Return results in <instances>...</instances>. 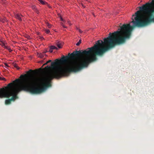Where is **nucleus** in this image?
I'll list each match as a JSON object with an SVG mask.
<instances>
[{"mask_svg": "<svg viewBox=\"0 0 154 154\" xmlns=\"http://www.w3.org/2000/svg\"><path fill=\"white\" fill-rule=\"evenodd\" d=\"M88 50L76 51L71 54H68L69 56L65 57L63 55L60 60L56 59L54 62H52L49 60L46 62L47 63L51 62L50 66H47L44 69L45 70V79L46 83H43L42 86H36L39 80L35 84L37 87L45 88L50 86L49 82L54 78L59 79L63 76H68L71 72H76L83 68L87 67L89 63L96 61L97 59V56L102 57L104 54L109 50V36L105 38L104 41L98 40L94 46L88 48ZM34 71L29 70L27 72L28 79L30 74ZM35 77V76H34Z\"/></svg>", "mask_w": 154, "mask_h": 154, "instance_id": "1", "label": "nucleus"}, {"mask_svg": "<svg viewBox=\"0 0 154 154\" xmlns=\"http://www.w3.org/2000/svg\"><path fill=\"white\" fill-rule=\"evenodd\" d=\"M38 79L35 77L29 75L28 79L24 80L23 84L18 85L15 84L19 82V79H17L14 81L12 83L8 84L7 86L0 89V98H9L6 100L5 104L9 105L11 101H14L17 98V94L20 91H24L29 92L32 94H38L41 93L45 91L43 87H37L35 84L38 81Z\"/></svg>", "mask_w": 154, "mask_h": 154, "instance_id": "2", "label": "nucleus"}, {"mask_svg": "<svg viewBox=\"0 0 154 154\" xmlns=\"http://www.w3.org/2000/svg\"><path fill=\"white\" fill-rule=\"evenodd\" d=\"M152 5H154V0L151 3H147L140 6V10L137 11L132 16V26L128 24V40L129 39L133 29L135 27H142L146 26L152 22L154 23V9H151Z\"/></svg>", "mask_w": 154, "mask_h": 154, "instance_id": "3", "label": "nucleus"}, {"mask_svg": "<svg viewBox=\"0 0 154 154\" xmlns=\"http://www.w3.org/2000/svg\"><path fill=\"white\" fill-rule=\"evenodd\" d=\"M15 18L18 20L20 21H22V20L21 17H23V16L20 14H16L15 15Z\"/></svg>", "mask_w": 154, "mask_h": 154, "instance_id": "4", "label": "nucleus"}, {"mask_svg": "<svg viewBox=\"0 0 154 154\" xmlns=\"http://www.w3.org/2000/svg\"><path fill=\"white\" fill-rule=\"evenodd\" d=\"M56 45L59 48H62L63 43L61 42H56Z\"/></svg>", "mask_w": 154, "mask_h": 154, "instance_id": "5", "label": "nucleus"}, {"mask_svg": "<svg viewBox=\"0 0 154 154\" xmlns=\"http://www.w3.org/2000/svg\"><path fill=\"white\" fill-rule=\"evenodd\" d=\"M2 46L4 48L8 49L9 51V52H11L12 51V50L10 48L5 46L4 44H3L2 45Z\"/></svg>", "mask_w": 154, "mask_h": 154, "instance_id": "6", "label": "nucleus"}, {"mask_svg": "<svg viewBox=\"0 0 154 154\" xmlns=\"http://www.w3.org/2000/svg\"><path fill=\"white\" fill-rule=\"evenodd\" d=\"M44 55L42 53H38L37 54L38 57L41 58H43Z\"/></svg>", "mask_w": 154, "mask_h": 154, "instance_id": "7", "label": "nucleus"}, {"mask_svg": "<svg viewBox=\"0 0 154 154\" xmlns=\"http://www.w3.org/2000/svg\"><path fill=\"white\" fill-rule=\"evenodd\" d=\"M7 19H6V18L4 17H1V20H0V21L4 23L5 22L7 21Z\"/></svg>", "mask_w": 154, "mask_h": 154, "instance_id": "8", "label": "nucleus"}, {"mask_svg": "<svg viewBox=\"0 0 154 154\" xmlns=\"http://www.w3.org/2000/svg\"><path fill=\"white\" fill-rule=\"evenodd\" d=\"M32 8L33 10H34L38 14V11L36 8V6L35 5H32Z\"/></svg>", "mask_w": 154, "mask_h": 154, "instance_id": "9", "label": "nucleus"}, {"mask_svg": "<svg viewBox=\"0 0 154 154\" xmlns=\"http://www.w3.org/2000/svg\"><path fill=\"white\" fill-rule=\"evenodd\" d=\"M50 48L52 50H53V49L57 50L58 49V48L54 46H51L50 47Z\"/></svg>", "mask_w": 154, "mask_h": 154, "instance_id": "10", "label": "nucleus"}, {"mask_svg": "<svg viewBox=\"0 0 154 154\" xmlns=\"http://www.w3.org/2000/svg\"><path fill=\"white\" fill-rule=\"evenodd\" d=\"M81 43V40H80L79 41L76 43V45L77 46H79Z\"/></svg>", "mask_w": 154, "mask_h": 154, "instance_id": "11", "label": "nucleus"}, {"mask_svg": "<svg viewBox=\"0 0 154 154\" xmlns=\"http://www.w3.org/2000/svg\"><path fill=\"white\" fill-rule=\"evenodd\" d=\"M40 2L43 5H45V2L42 0H41Z\"/></svg>", "mask_w": 154, "mask_h": 154, "instance_id": "12", "label": "nucleus"}, {"mask_svg": "<svg viewBox=\"0 0 154 154\" xmlns=\"http://www.w3.org/2000/svg\"><path fill=\"white\" fill-rule=\"evenodd\" d=\"M0 80H4L5 81H6V79L5 78L1 77H0Z\"/></svg>", "mask_w": 154, "mask_h": 154, "instance_id": "13", "label": "nucleus"}, {"mask_svg": "<svg viewBox=\"0 0 154 154\" xmlns=\"http://www.w3.org/2000/svg\"><path fill=\"white\" fill-rule=\"evenodd\" d=\"M47 25L49 28H50L51 27V25L48 23H47Z\"/></svg>", "mask_w": 154, "mask_h": 154, "instance_id": "14", "label": "nucleus"}, {"mask_svg": "<svg viewBox=\"0 0 154 154\" xmlns=\"http://www.w3.org/2000/svg\"><path fill=\"white\" fill-rule=\"evenodd\" d=\"M45 32L47 33H48L50 32V31L49 29H46Z\"/></svg>", "mask_w": 154, "mask_h": 154, "instance_id": "15", "label": "nucleus"}, {"mask_svg": "<svg viewBox=\"0 0 154 154\" xmlns=\"http://www.w3.org/2000/svg\"><path fill=\"white\" fill-rule=\"evenodd\" d=\"M60 19L61 21H63L64 22H65V21L63 20L61 17H60Z\"/></svg>", "mask_w": 154, "mask_h": 154, "instance_id": "16", "label": "nucleus"}, {"mask_svg": "<svg viewBox=\"0 0 154 154\" xmlns=\"http://www.w3.org/2000/svg\"><path fill=\"white\" fill-rule=\"evenodd\" d=\"M49 52L50 53H52L53 52V50L51 49V48H50V50L49 51Z\"/></svg>", "mask_w": 154, "mask_h": 154, "instance_id": "17", "label": "nucleus"}, {"mask_svg": "<svg viewBox=\"0 0 154 154\" xmlns=\"http://www.w3.org/2000/svg\"><path fill=\"white\" fill-rule=\"evenodd\" d=\"M61 25L64 28H66V27L63 23H61Z\"/></svg>", "mask_w": 154, "mask_h": 154, "instance_id": "18", "label": "nucleus"}, {"mask_svg": "<svg viewBox=\"0 0 154 154\" xmlns=\"http://www.w3.org/2000/svg\"><path fill=\"white\" fill-rule=\"evenodd\" d=\"M14 66L15 67V68H16V67H17V64H14Z\"/></svg>", "mask_w": 154, "mask_h": 154, "instance_id": "19", "label": "nucleus"}, {"mask_svg": "<svg viewBox=\"0 0 154 154\" xmlns=\"http://www.w3.org/2000/svg\"><path fill=\"white\" fill-rule=\"evenodd\" d=\"M47 52V51H45V52H44L42 53L44 55H45L46 56H47V55H46V54H45V53Z\"/></svg>", "mask_w": 154, "mask_h": 154, "instance_id": "20", "label": "nucleus"}, {"mask_svg": "<svg viewBox=\"0 0 154 154\" xmlns=\"http://www.w3.org/2000/svg\"><path fill=\"white\" fill-rule=\"evenodd\" d=\"M78 31L79 32H80L81 33H82V32L81 30L80 29H79Z\"/></svg>", "mask_w": 154, "mask_h": 154, "instance_id": "21", "label": "nucleus"}, {"mask_svg": "<svg viewBox=\"0 0 154 154\" xmlns=\"http://www.w3.org/2000/svg\"><path fill=\"white\" fill-rule=\"evenodd\" d=\"M5 65L6 66L8 67V64L6 63H5Z\"/></svg>", "mask_w": 154, "mask_h": 154, "instance_id": "22", "label": "nucleus"}, {"mask_svg": "<svg viewBox=\"0 0 154 154\" xmlns=\"http://www.w3.org/2000/svg\"><path fill=\"white\" fill-rule=\"evenodd\" d=\"M47 64H48V63H47V62H46V63H44V64H43V66L46 65H47Z\"/></svg>", "mask_w": 154, "mask_h": 154, "instance_id": "23", "label": "nucleus"}, {"mask_svg": "<svg viewBox=\"0 0 154 154\" xmlns=\"http://www.w3.org/2000/svg\"><path fill=\"white\" fill-rule=\"evenodd\" d=\"M17 69H20V67H19L18 66H17V67L16 68Z\"/></svg>", "mask_w": 154, "mask_h": 154, "instance_id": "24", "label": "nucleus"}, {"mask_svg": "<svg viewBox=\"0 0 154 154\" xmlns=\"http://www.w3.org/2000/svg\"><path fill=\"white\" fill-rule=\"evenodd\" d=\"M41 40H42L44 38H43V37H41Z\"/></svg>", "mask_w": 154, "mask_h": 154, "instance_id": "25", "label": "nucleus"}, {"mask_svg": "<svg viewBox=\"0 0 154 154\" xmlns=\"http://www.w3.org/2000/svg\"><path fill=\"white\" fill-rule=\"evenodd\" d=\"M68 23L69 25H70V24H70V23H69V21H68Z\"/></svg>", "mask_w": 154, "mask_h": 154, "instance_id": "26", "label": "nucleus"}, {"mask_svg": "<svg viewBox=\"0 0 154 154\" xmlns=\"http://www.w3.org/2000/svg\"><path fill=\"white\" fill-rule=\"evenodd\" d=\"M26 75H27L26 74H25L24 75V76H26Z\"/></svg>", "mask_w": 154, "mask_h": 154, "instance_id": "27", "label": "nucleus"}, {"mask_svg": "<svg viewBox=\"0 0 154 154\" xmlns=\"http://www.w3.org/2000/svg\"><path fill=\"white\" fill-rule=\"evenodd\" d=\"M76 29H77L78 30V29H79V28H76Z\"/></svg>", "mask_w": 154, "mask_h": 154, "instance_id": "28", "label": "nucleus"}, {"mask_svg": "<svg viewBox=\"0 0 154 154\" xmlns=\"http://www.w3.org/2000/svg\"><path fill=\"white\" fill-rule=\"evenodd\" d=\"M82 6L83 7H84V8H85V6H84L83 5H82Z\"/></svg>", "mask_w": 154, "mask_h": 154, "instance_id": "29", "label": "nucleus"}, {"mask_svg": "<svg viewBox=\"0 0 154 154\" xmlns=\"http://www.w3.org/2000/svg\"><path fill=\"white\" fill-rule=\"evenodd\" d=\"M38 0L39 2H40V1H41V0Z\"/></svg>", "mask_w": 154, "mask_h": 154, "instance_id": "30", "label": "nucleus"}, {"mask_svg": "<svg viewBox=\"0 0 154 154\" xmlns=\"http://www.w3.org/2000/svg\"><path fill=\"white\" fill-rule=\"evenodd\" d=\"M23 76V75H21V76Z\"/></svg>", "mask_w": 154, "mask_h": 154, "instance_id": "31", "label": "nucleus"}]
</instances>
